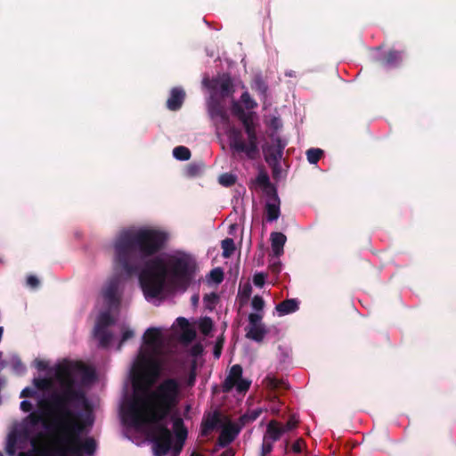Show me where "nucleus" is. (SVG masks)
<instances>
[{"instance_id":"nucleus-1","label":"nucleus","mask_w":456,"mask_h":456,"mask_svg":"<svg viewBox=\"0 0 456 456\" xmlns=\"http://www.w3.org/2000/svg\"><path fill=\"white\" fill-rule=\"evenodd\" d=\"M181 386L175 378L163 379L144 399L136 393L123 412L125 421L134 428L155 424L151 442L153 456H166L172 448L173 436L162 421L171 415L180 400Z\"/></svg>"},{"instance_id":"nucleus-2","label":"nucleus","mask_w":456,"mask_h":456,"mask_svg":"<svg viewBox=\"0 0 456 456\" xmlns=\"http://www.w3.org/2000/svg\"><path fill=\"white\" fill-rule=\"evenodd\" d=\"M196 262L189 255L170 256L166 262L156 256L145 261L139 282L146 299L159 297L167 289H186L193 280Z\"/></svg>"},{"instance_id":"nucleus-3","label":"nucleus","mask_w":456,"mask_h":456,"mask_svg":"<svg viewBox=\"0 0 456 456\" xmlns=\"http://www.w3.org/2000/svg\"><path fill=\"white\" fill-rule=\"evenodd\" d=\"M166 233L149 228L121 232L114 243L115 262L128 276L136 273V262L158 254L165 246Z\"/></svg>"},{"instance_id":"nucleus-4","label":"nucleus","mask_w":456,"mask_h":456,"mask_svg":"<svg viewBox=\"0 0 456 456\" xmlns=\"http://www.w3.org/2000/svg\"><path fill=\"white\" fill-rule=\"evenodd\" d=\"M81 375L84 379H93L94 370L81 362L66 361L57 365L55 377L60 382L61 393H53L50 400H41L38 403L43 410L51 408L59 414L60 419L63 417H73L74 411L69 408L72 403H86L85 393L75 388V376Z\"/></svg>"},{"instance_id":"nucleus-5","label":"nucleus","mask_w":456,"mask_h":456,"mask_svg":"<svg viewBox=\"0 0 456 456\" xmlns=\"http://www.w3.org/2000/svg\"><path fill=\"white\" fill-rule=\"evenodd\" d=\"M231 110L232 115L242 124L248 136V142L243 140L240 129L230 126L227 130L230 148L233 155L244 153L248 159L254 160L259 156L256 113L245 111L241 104L235 100L232 102Z\"/></svg>"},{"instance_id":"nucleus-6","label":"nucleus","mask_w":456,"mask_h":456,"mask_svg":"<svg viewBox=\"0 0 456 456\" xmlns=\"http://www.w3.org/2000/svg\"><path fill=\"white\" fill-rule=\"evenodd\" d=\"M159 354H152V353H146L141 349L137 360L134 364L132 370L133 382L135 390L137 389L139 382H151L159 377L161 370L162 363L158 359Z\"/></svg>"},{"instance_id":"nucleus-7","label":"nucleus","mask_w":456,"mask_h":456,"mask_svg":"<svg viewBox=\"0 0 456 456\" xmlns=\"http://www.w3.org/2000/svg\"><path fill=\"white\" fill-rule=\"evenodd\" d=\"M208 115L215 126L216 132H227L230 127V117L224 100L218 96L217 92H211L207 101Z\"/></svg>"},{"instance_id":"nucleus-8","label":"nucleus","mask_w":456,"mask_h":456,"mask_svg":"<svg viewBox=\"0 0 456 456\" xmlns=\"http://www.w3.org/2000/svg\"><path fill=\"white\" fill-rule=\"evenodd\" d=\"M61 429L67 435V444L79 443V436L85 429V424L81 420V414L74 411L73 417H63L60 419Z\"/></svg>"},{"instance_id":"nucleus-9","label":"nucleus","mask_w":456,"mask_h":456,"mask_svg":"<svg viewBox=\"0 0 456 456\" xmlns=\"http://www.w3.org/2000/svg\"><path fill=\"white\" fill-rule=\"evenodd\" d=\"M242 367L240 364L231 367L223 384L224 392H230L234 387L240 393L247 392L249 389L251 382L242 379Z\"/></svg>"},{"instance_id":"nucleus-10","label":"nucleus","mask_w":456,"mask_h":456,"mask_svg":"<svg viewBox=\"0 0 456 456\" xmlns=\"http://www.w3.org/2000/svg\"><path fill=\"white\" fill-rule=\"evenodd\" d=\"M143 344L146 346V353L160 354L163 347L161 330L159 328H148L142 337Z\"/></svg>"},{"instance_id":"nucleus-11","label":"nucleus","mask_w":456,"mask_h":456,"mask_svg":"<svg viewBox=\"0 0 456 456\" xmlns=\"http://www.w3.org/2000/svg\"><path fill=\"white\" fill-rule=\"evenodd\" d=\"M212 92H217L218 96L224 101L233 96L235 86L232 78L228 73H224L212 81Z\"/></svg>"},{"instance_id":"nucleus-12","label":"nucleus","mask_w":456,"mask_h":456,"mask_svg":"<svg viewBox=\"0 0 456 456\" xmlns=\"http://www.w3.org/2000/svg\"><path fill=\"white\" fill-rule=\"evenodd\" d=\"M267 201L265 203V218L268 222L277 220L281 215V200L276 188H271L266 191Z\"/></svg>"},{"instance_id":"nucleus-13","label":"nucleus","mask_w":456,"mask_h":456,"mask_svg":"<svg viewBox=\"0 0 456 456\" xmlns=\"http://www.w3.org/2000/svg\"><path fill=\"white\" fill-rule=\"evenodd\" d=\"M118 280L113 278L109 281L106 287L102 289V297L109 308H116L119 305V297L118 296Z\"/></svg>"},{"instance_id":"nucleus-14","label":"nucleus","mask_w":456,"mask_h":456,"mask_svg":"<svg viewBox=\"0 0 456 456\" xmlns=\"http://www.w3.org/2000/svg\"><path fill=\"white\" fill-rule=\"evenodd\" d=\"M240 431V427L234 423H228L224 426L217 439V444L220 447H226L232 443Z\"/></svg>"},{"instance_id":"nucleus-15","label":"nucleus","mask_w":456,"mask_h":456,"mask_svg":"<svg viewBox=\"0 0 456 456\" xmlns=\"http://www.w3.org/2000/svg\"><path fill=\"white\" fill-rule=\"evenodd\" d=\"M185 99V92L180 87H174L170 91V96L167 101V108L176 111L181 109Z\"/></svg>"},{"instance_id":"nucleus-16","label":"nucleus","mask_w":456,"mask_h":456,"mask_svg":"<svg viewBox=\"0 0 456 456\" xmlns=\"http://www.w3.org/2000/svg\"><path fill=\"white\" fill-rule=\"evenodd\" d=\"M67 450L74 454H79L82 451L85 453L91 455L94 453L96 450V443L93 438L88 437L83 443L79 441L78 444H69L67 446Z\"/></svg>"},{"instance_id":"nucleus-17","label":"nucleus","mask_w":456,"mask_h":456,"mask_svg":"<svg viewBox=\"0 0 456 456\" xmlns=\"http://www.w3.org/2000/svg\"><path fill=\"white\" fill-rule=\"evenodd\" d=\"M263 385L273 393L288 390L289 388V384L284 379H280L273 375H267L263 379Z\"/></svg>"},{"instance_id":"nucleus-18","label":"nucleus","mask_w":456,"mask_h":456,"mask_svg":"<svg viewBox=\"0 0 456 456\" xmlns=\"http://www.w3.org/2000/svg\"><path fill=\"white\" fill-rule=\"evenodd\" d=\"M283 434L284 429L281 428V423L275 419H272L266 426V431L264 437L274 443L280 440Z\"/></svg>"},{"instance_id":"nucleus-19","label":"nucleus","mask_w":456,"mask_h":456,"mask_svg":"<svg viewBox=\"0 0 456 456\" xmlns=\"http://www.w3.org/2000/svg\"><path fill=\"white\" fill-rule=\"evenodd\" d=\"M263 151L265 154V159L269 166L275 167L279 165L283 155V153L281 152L280 146L268 145L263 149Z\"/></svg>"},{"instance_id":"nucleus-20","label":"nucleus","mask_w":456,"mask_h":456,"mask_svg":"<svg viewBox=\"0 0 456 456\" xmlns=\"http://www.w3.org/2000/svg\"><path fill=\"white\" fill-rule=\"evenodd\" d=\"M220 414L215 411L212 416H209L207 419H204L201 423V436H208L212 430L220 423Z\"/></svg>"},{"instance_id":"nucleus-21","label":"nucleus","mask_w":456,"mask_h":456,"mask_svg":"<svg viewBox=\"0 0 456 456\" xmlns=\"http://www.w3.org/2000/svg\"><path fill=\"white\" fill-rule=\"evenodd\" d=\"M246 331V338L257 343H261L267 334L265 325L247 327Z\"/></svg>"},{"instance_id":"nucleus-22","label":"nucleus","mask_w":456,"mask_h":456,"mask_svg":"<svg viewBox=\"0 0 456 456\" xmlns=\"http://www.w3.org/2000/svg\"><path fill=\"white\" fill-rule=\"evenodd\" d=\"M286 240V236L281 232H273L271 233V246L275 256H280L283 253Z\"/></svg>"},{"instance_id":"nucleus-23","label":"nucleus","mask_w":456,"mask_h":456,"mask_svg":"<svg viewBox=\"0 0 456 456\" xmlns=\"http://www.w3.org/2000/svg\"><path fill=\"white\" fill-rule=\"evenodd\" d=\"M275 308L280 315L292 314L298 309V301L295 298L285 299L279 303Z\"/></svg>"},{"instance_id":"nucleus-24","label":"nucleus","mask_w":456,"mask_h":456,"mask_svg":"<svg viewBox=\"0 0 456 456\" xmlns=\"http://www.w3.org/2000/svg\"><path fill=\"white\" fill-rule=\"evenodd\" d=\"M173 428L175 437L178 440L185 441L188 436L187 428L184 426L183 419L180 417H173Z\"/></svg>"},{"instance_id":"nucleus-25","label":"nucleus","mask_w":456,"mask_h":456,"mask_svg":"<svg viewBox=\"0 0 456 456\" xmlns=\"http://www.w3.org/2000/svg\"><path fill=\"white\" fill-rule=\"evenodd\" d=\"M403 60L402 53L396 50H390L387 53L382 60V63L386 66L395 67L401 63Z\"/></svg>"},{"instance_id":"nucleus-26","label":"nucleus","mask_w":456,"mask_h":456,"mask_svg":"<svg viewBox=\"0 0 456 456\" xmlns=\"http://www.w3.org/2000/svg\"><path fill=\"white\" fill-rule=\"evenodd\" d=\"M114 323V319L110 312L102 313L97 320L95 330H104Z\"/></svg>"},{"instance_id":"nucleus-27","label":"nucleus","mask_w":456,"mask_h":456,"mask_svg":"<svg viewBox=\"0 0 456 456\" xmlns=\"http://www.w3.org/2000/svg\"><path fill=\"white\" fill-rule=\"evenodd\" d=\"M252 89L259 94L263 100L267 97L268 86L261 77H256L253 80Z\"/></svg>"},{"instance_id":"nucleus-28","label":"nucleus","mask_w":456,"mask_h":456,"mask_svg":"<svg viewBox=\"0 0 456 456\" xmlns=\"http://www.w3.org/2000/svg\"><path fill=\"white\" fill-rule=\"evenodd\" d=\"M221 248L223 249L222 256L224 258L230 257L232 255H233L236 248L233 239L232 238H226L221 241Z\"/></svg>"},{"instance_id":"nucleus-29","label":"nucleus","mask_w":456,"mask_h":456,"mask_svg":"<svg viewBox=\"0 0 456 456\" xmlns=\"http://www.w3.org/2000/svg\"><path fill=\"white\" fill-rule=\"evenodd\" d=\"M256 183L259 186L265 189V192L269 191L271 188H275L272 183H270V178L268 174L265 171H260L256 177Z\"/></svg>"},{"instance_id":"nucleus-30","label":"nucleus","mask_w":456,"mask_h":456,"mask_svg":"<svg viewBox=\"0 0 456 456\" xmlns=\"http://www.w3.org/2000/svg\"><path fill=\"white\" fill-rule=\"evenodd\" d=\"M95 336L99 338L101 346L107 347L112 339V334L108 330H95Z\"/></svg>"},{"instance_id":"nucleus-31","label":"nucleus","mask_w":456,"mask_h":456,"mask_svg":"<svg viewBox=\"0 0 456 456\" xmlns=\"http://www.w3.org/2000/svg\"><path fill=\"white\" fill-rule=\"evenodd\" d=\"M173 155L176 159L188 160L191 158V151L185 146H177L173 150Z\"/></svg>"},{"instance_id":"nucleus-32","label":"nucleus","mask_w":456,"mask_h":456,"mask_svg":"<svg viewBox=\"0 0 456 456\" xmlns=\"http://www.w3.org/2000/svg\"><path fill=\"white\" fill-rule=\"evenodd\" d=\"M323 154V151L319 148H311L306 151V158L309 163L316 164Z\"/></svg>"},{"instance_id":"nucleus-33","label":"nucleus","mask_w":456,"mask_h":456,"mask_svg":"<svg viewBox=\"0 0 456 456\" xmlns=\"http://www.w3.org/2000/svg\"><path fill=\"white\" fill-rule=\"evenodd\" d=\"M237 181L236 175L231 173H224L218 177V182L220 184L225 187H230L235 184Z\"/></svg>"},{"instance_id":"nucleus-34","label":"nucleus","mask_w":456,"mask_h":456,"mask_svg":"<svg viewBox=\"0 0 456 456\" xmlns=\"http://www.w3.org/2000/svg\"><path fill=\"white\" fill-rule=\"evenodd\" d=\"M200 330L205 336H208L213 329V321L210 317H204L199 324Z\"/></svg>"},{"instance_id":"nucleus-35","label":"nucleus","mask_w":456,"mask_h":456,"mask_svg":"<svg viewBox=\"0 0 456 456\" xmlns=\"http://www.w3.org/2000/svg\"><path fill=\"white\" fill-rule=\"evenodd\" d=\"M240 102L244 105L245 109L251 110L257 107L256 102L251 98L248 92H244L240 96Z\"/></svg>"},{"instance_id":"nucleus-36","label":"nucleus","mask_w":456,"mask_h":456,"mask_svg":"<svg viewBox=\"0 0 456 456\" xmlns=\"http://www.w3.org/2000/svg\"><path fill=\"white\" fill-rule=\"evenodd\" d=\"M34 386L42 391H45L51 388L52 380L47 378H35L33 379Z\"/></svg>"},{"instance_id":"nucleus-37","label":"nucleus","mask_w":456,"mask_h":456,"mask_svg":"<svg viewBox=\"0 0 456 456\" xmlns=\"http://www.w3.org/2000/svg\"><path fill=\"white\" fill-rule=\"evenodd\" d=\"M261 412H262L261 409L254 410L250 412H248V413L242 415L240 418V421L241 422L242 425H245L248 422H253L260 416Z\"/></svg>"},{"instance_id":"nucleus-38","label":"nucleus","mask_w":456,"mask_h":456,"mask_svg":"<svg viewBox=\"0 0 456 456\" xmlns=\"http://www.w3.org/2000/svg\"><path fill=\"white\" fill-rule=\"evenodd\" d=\"M196 338V331L189 327L182 330L181 339L184 343H191Z\"/></svg>"},{"instance_id":"nucleus-39","label":"nucleus","mask_w":456,"mask_h":456,"mask_svg":"<svg viewBox=\"0 0 456 456\" xmlns=\"http://www.w3.org/2000/svg\"><path fill=\"white\" fill-rule=\"evenodd\" d=\"M298 419L296 417V415L292 414L285 425L281 424V428L284 429V433L288 431H291L295 429L298 425Z\"/></svg>"},{"instance_id":"nucleus-40","label":"nucleus","mask_w":456,"mask_h":456,"mask_svg":"<svg viewBox=\"0 0 456 456\" xmlns=\"http://www.w3.org/2000/svg\"><path fill=\"white\" fill-rule=\"evenodd\" d=\"M209 277L214 282L219 284L224 281V272L220 267L214 268L210 271Z\"/></svg>"},{"instance_id":"nucleus-41","label":"nucleus","mask_w":456,"mask_h":456,"mask_svg":"<svg viewBox=\"0 0 456 456\" xmlns=\"http://www.w3.org/2000/svg\"><path fill=\"white\" fill-rule=\"evenodd\" d=\"M263 315L256 313H251L248 315V327H253V326H259L264 325L262 321Z\"/></svg>"},{"instance_id":"nucleus-42","label":"nucleus","mask_w":456,"mask_h":456,"mask_svg":"<svg viewBox=\"0 0 456 456\" xmlns=\"http://www.w3.org/2000/svg\"><path fill=\"white\" fill-rule=\"evenodd\" d=\"M273 449V442L263 437V444L261 447V456H266Z\"/></svg>"},{"instance_id":"nucleus-43","label":"nucleus","mask_w":456,"mask_h":456,"mask_svg":"<svg viewBox=\"0 0 456 456\" xmlns=\"http://www.w3.org/2000/svg\"><path fill=\"white\" fill-rule=\"evenodd\" d=\"M251 305L254 310L261 311V310H263V308L265 306V300L263 299V297L261 296L256 295L252 298Z\"/></svg>"},{"instance_id":"nucleus-44","label":"nucleus","mask_w":456,"mask_h":456,"mask_svg":"<svg viewBox=\"0 0 456 456\" xmlns=\"http://www.w3.org/2000/svg\"><path fill=\"white\" fill-rule=\"evenodd\" d=\"M305 446L306 444L305 440L303 438H298L293 443L291 450L294 453H301Z\"/></svg>"},{"instance_id":"nucleus-45","label":"nucleus","mask_w":456,"mask_h":456,"mask_svg":"<svg viewBox=\"0 0 456 456\" xmlns=\"http://www.w3.org/2000/svg\"><path fill=\"white\" fill-rule=\"evenodd\" d=\"M134 336V332L132 330H126L122 333L121 340L118 346V350H121L123 344L132 338Z\"/></svg>"},{"instance_id":"nucleus-46","label":"nucleus","mask_w":456,"mask_h":456,"mask_svg":"<svg viewBox=\"0 0 456 456\" xmlns=\"http://www.w3.org/2000/svg\"><path fill=\"white\" fill-rule=\"evenodd\" d=\"M184 442L185 441H181V440L176 439L175 445L174 446L172 445V448H171L172 456H179L180 455V453L183 450Z\"/></svg>"},{"instance_id":"nucleus-47","label":"nucleus","mask_w":456,"mask_h":456,"mask_svg":"<svg viewBox=\"0 0 456 456\" xmlns=\"http://www.w3.org/2000/svg\"><path fill=\"white\" fill-rule=\"evenodd\" d=\"M268 126H269L272 129H273V130L277 131V130H279L280 128H281V126H282V123H281V118H280L279 117H272V118H270V120L268 121Z\"/></svg>"},{"instance_id":"nucleus-48","label":"nucleus","mask_w":456,"mask_h":456,"mask_svg":"<svg viewBox=\"0 0 456 456\" xmlns=\"http://www.w3.org/2000/svg\"><path fill=\"white\" fill-rule=\"evenodd\" d=\"M12 368L18 374H23L26 371V367L20 359L12 361Z\"/></svg>"},{"instance_id":"nucleus-49","label":"nucleus","mask_w":456,"mask_h":456,"mask_svg":"<svg viewBox=\"0 0 456 456\" xmlns=\"http://www.w3.org/2000/svg\"><path fill=\"white\" fill-rule=\"evenodd\" d=\"M223 345H224L223 338H219L216 340V345L214 346V352H213L215 358L218 359L220 357L222 349H223Z\"/></svg>"},{"instance_id":"nucleus-50","label":"nucleus","mask_w":456,"mask_h":456,"mask_svg":"<svg viewBox=\"0 0 456 456\" xmlns=\"http://www.w3.org/2000/svg\"><path fill=\"white\" fill-rule=\"evenodd\" d=\"M203 346L200 343H196L191 347V354L192 356H199L203 353Z\"/></svg>"},{"instance_id":"nucleus-51","label":"nucleus","mask_w":456,"mask_h":456,"mask_svg":"<svg viewBox=\"0 0 456 456\" xmlns=\"http://www.w3.org/2000/svg\"><path fill=\"white\" fill-rule=\"evenodd\" d=\"M29 419L32 425H37L43 421V414L36 411L31 412L29 415Z\"/></svg>"},{"instance_id":"nucleus-52","label":"nucleus","mask_w":456,"mask_h":456,"mask_svg":"<svg viewBox=\"0 0 456 456\" xmlns=\"http://www.w3.org/2000/svg\"><path fill=\"white\" fill-rule=\"evenodd\" d=\"M265 276L261 273H256L253 277V282L257 287H262L265 284Z\"/></svg>"},{"instance_id":"nucleus-53","label":"nucleus","mask_w":456,"mask_h":456,"mask_svg":"<svg viewBox=\"0 0 456 456\" xmlns=\"http://www.w3.org/2000/svg\"><path fill=\"white\" fill-rule=\"evenodd\" d=\"M39 280L35 275H29L27 278V285L30 288L36 289L39 286Z\"/></svg>"},{"instance_id":"nucleus-54","label":"nucleus","mask_w":456,"mask_h":456,"mask_svg":"<svg viewBox=\"0 0 456 456\" xmlns=\"http://www.w3.org/2000/svg\"><path fill=\"white\" fill-rule=\"evenodd\" d=\"M34 366L40 371L45 370L48 367V363L45 361L36 359L34 361Z\"/></svg>"},{"instance_id":"nucleus-55","label":"nucleus","mask_w":456,"mask_h":456,"mask_svg":"<svg viewBox=\"0 0 456 456\" xmlns=\"http://www.w3.org/2000/svg\"><path fill=\"white\" fill-rule=\"evenodd\" d=\"M37 395V392L32 387H25L21 393L20 397H34Z\"/></svg>"},{"instance_id":"nucleus-56","label":"nucleus","mask_w":456,"mask_h":456,"mask_svg":"<svg viewBox=\"0 0 456 456\" xmlns=\"http://www.w3.org/2000/svg\"><path fill=\"white\" fill-rule=\"evenodd\" d=\"M176 322L182 330L190 327L188 320L184 317H178Z\"/></svg>"},{"instance_id":"nucleus-57","label":"nucleus","mask_w":456,"mask_h":456,"mask_svg":"<svg viewBox=\"0 0 456 456\" xmlns=\"http://www.w3.org/2000/svg\"><path fill=\"white\" fill-rule=\"evenodd\" d=\"M33 406H32V403L28 401H22L20 403V409L24 411V412H28L32 410Z\"/></svg>"},{"instance_id":"nucleus-58","label":"nucleus","mask_w":456,"mask_h":456,"mask_svg":"<svg viewBox=\"0 0 456 456\" xmlns=\"http://www.w3.org/2000/svg\"><path fill=\"white\" fill-rule=\"evenodd\" d=\"M273 146H280L281 147V152L283 153V150L286 147V142L281 140L280 137L275 138L274 143L272 144Z\"/></svg>"},{"instance_id":"nucleus-59","label":"nucleus","mask_w":456,"mask_h":456,"mask_svg":"<svg viewBox=\"0 0 456 456\" xmlns=\"http://www.w3.org/2000/svg\"><path fill=\"white\" fill-rule=\"evenodd\" d=\"M217 295L216 293H211V294H208V295H205L204 297V300L207 301V302H210V303H213L215 304L217 300Z\"/></svg>"},{"instance_id":"nucleus-60","label":"nucleus","mask_w":456,"mask_h":456,"mask_svg":"<svg viewBox=\"0 0 456 456\" xmlns=\"http://www.w3.org/2000/svg\"><path fill=\"white\" fill-rule=\"evenodd\" d=\"M250 293H251V286L248 284L243 288L242 296L245 297L246 298H248L250 296Z\"/></svg>"},{"instance_id":"nucleus-61","label":"nucleus","mask_w":456,"mask_h":456,"mask_svg":"<svg viewBox=\"0 0 456 456\" xmlns=\"http://www.w3.org/2000/svg\"><path fill=\"white\" fill-rule=\"evenodd\" d=\"M195 379H196V373L194 370H191V372L190 373L189 379H188V385L193 386L195 383Z\"/></svg>"},{"instance_id":"nucleus-62","label":"nucleus","mask_w":456,"mask_h":456,"mask_svg":"<svg viewBox=\"0 0 456 456\" xmlns=\"http://www.w3.org/2000/svg\"><path fill=\"white\" fill-rule=\"evenodd\" d=\"M188 172L191 175H195L198 173V167L196 165H191L188 167Z\"/></svg>"},{"instance_id":"nucleus-63","label":"nucleus","mask_w":456,"mask_h":456,"mask_svg":"<svg viewBox=\"0 0 456 456\" xmlns=\"http://www.w3.org/2000/svg\"><path fill=\"white\" fill-rule=\"evenodd\" d=\"M234 455H235V452L232 448L226 449L220 454V456H234Z\"/></svg>"},{"instance_id":"nucleus-64","label":"nucleus","mask_w":456,"mask_h":456,"mask_svg":"<svg viewBox=\"0 0 456 456\" xmlns=\"http://www.w3.org/2000/svg\"><path fill=\"white\" fill-rule=\"evenodd\" d=\"M271 411H272V412H273V414H276V415H277V414H279L280 409H279L278 407H274V406H273V407H272V408H271Z\"/></svg>"}]
</instances>
